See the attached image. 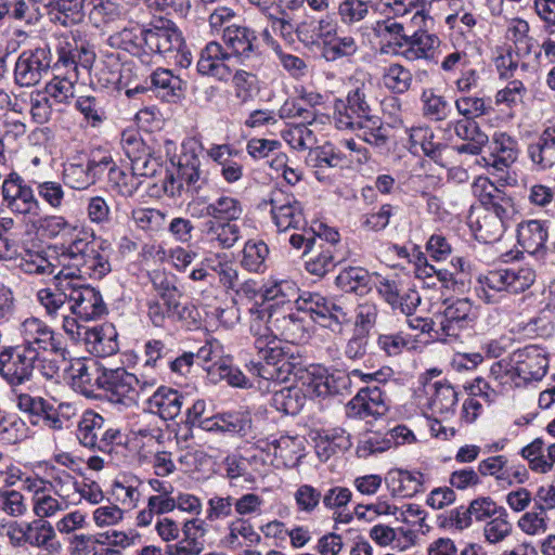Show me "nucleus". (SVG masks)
<instances>
[{
	"label": "nucleus",
	"mask_w": 555,
	"mask_h": 555,
	"mask_svg": "<svg viewBox=\"0 0 555 555\" xmlns=\"http://www.w3.org/2000/svg\"><path fill=\"white\" fill-rule=\"evenodd\" d=\"M263 314L264 322L271 330V333L279 341L284 340L289 344H301L308 335L305 321L294 311L285 309L259 310Z\"/></svg>",
	"instance_id": "nucleus-15"
},
{
	"label": "nucleus",
	"mask_w": 555,
	"mask_h": 555,
	"mask_svg": "<svg viewBox=\"0 0 555 555\" xmlns=\"http://www.w3.org/2000/svg\"><path fill=\"white\" fill-rule=\"evenodd\" d=\"M269 247L263 241H248L243 249L242 266L251 272H260L266 268Z\"/></svg>",
	"instance_id": "nucleus-52"
},
{
	"label": "nucleus",
	"mask_w": 555,
	"mask_h": 555,
	"mask_svg": "<svg viewBox=\"0 0 555 555\" xmlns=\"http://www.w3.org/2000/svg\"><path fill=\"white\" fill-rule=\"evenodd\" d=\"M485 185L479 194L480 205L487 214L493 215L506 222H511L517 212L514 198L504 190L496 188L493 183L485 180Z\"/></svg>",
	"instance_id": "nucleus-28"
},
{
	"label": "nucleus",
	"mask_w": 555,
	"mask_h": 555,
	"mask_svg": "<svg viewBox=\"0 0 555 555\" xmlns=\"http://www.w3.org/2000/svg\"><path fill=\"white\" fill-rule=\"evenodd\" d=\"M118 334L112 323H104L100 326L86 328L83 340L87 349L99 358H106L115 354L118 349Z\"/></svg>",
	"instance_id": "nucleus-29"
},
{
	"label": "nucleus",
	"mask_w": 555,
	"mask_h": 555,
	"mask_svg": "<svg viewBox=\"0 0 555 555\" xmlns=\"http://www.w3.org/2000/svg\"><path fill=\"white\" fill-rule=\"evenodd\" d=\"M230 60L221 43L210 41L201 50L196 70L201 76L212 77L225 82L232 75V69L227 63Z\"/></svg>",
	"instance_id": "nucleus-21"
},
{
	"label": "nucleus",
	"mask_w": 555,
	"mask_h": 555,
	"mask_svg": "<svg viewBox=\"0 0 555 555\" xmlns=\"http://www.w3.org/2000/svg\"><path fill=\"white\" fill-rule=\"evenodd\" d=\"M319 50L326 62H335L343 57L352 56L358 51V44L351 36L338 37L334 35L325 39Z\"/></svg>",
	"instance_id": "nucleus-44"
},
{
	"label": "nucleus",
	"mask_w": 555,
	"mask_h": 555,
	"mask_svg": "<svg viewBox=\"0 0 555 555\" xmlns=\"http://www.w3.org/2000/svg\"><path fill=\"white\" fill-rule=\"evenodd\" d=\"M202 162L194 152H184L179 156L176 171L166 172L163 188L168 196H180L186 189L192 194H197L207 182L201 170Z\"/></svg>",
	"instance_id": "nucleus-7"
},
{
	"label": "nucleus",
	"mask_w": 555,
	"mask_h": 555,
	"mask_svg": "<svg viewBox=\"0 0 555 555\" xmlns=\"http://www.w3.org/2000/svg\"><path fill=\"white\" fill-rule=\"evenodd\" d=\"M108 182L113 189L124 197H131L140 188L141 181L131 171V173L125 172L117 166L109 167Z\"/></svg>",
	"instance_id": "nucleus-54"
},
{
	"label": "nucleus",
	"mask_w": 555,
	"mask_h": 555,
	"mask_svg": "<svg viewBox=\"0 0 555 555\" xmlns=\"http://www.w3.org/2000/svg\"><path fill=\"white\" fill-rule=\"evenodd\" d=\"M386 387L383 385H366L349 401L350 416L366 418L383 415L388 410Z\"/></svg>",
	"instance_id": "nucleus-20"
},
{
	"label": "nucleus",
	"mask_w": 555,
	"mask_h": 555,
	"mask_svg": "<svg viewBox=\"0 0 555 555\" xmlns=\"http://www.w3.org/2000/svg\"><path fill=\"white\" fill-rule=\"evenodd\" d=\"M73 272H65L60 270L54 275V289L44 288L38 292V299L40 304L46 308L49 315H57L60 311L64 313L66 311L65 304H69L68 291H63L61 283L69 282V275Z\"/></svg>",
	"instance_id": "nucleus-35"
},
{
	"label": "nucleus",
	"mask_w": 555,
	"mask_h": 555,
	"mask_svg": "<svg viewBox=\"0 0 555 555\" xmlns=\"http://www.w3.org/2000/svg\"><path fill=\"white\" fill-rule=\"evenodd\" d=\"M27 425L16 414H3L0 410V441L15 444L27 438Z\"/></svg>",
	"instance_id": "nucleus-48"
},
{
	"label": "nucleus",
	"mask_w": 555,
	"mask_h": 555,
	"mask_svg": "<svg viewBox=\"0 0 555 555\" xmlns=\"http://www.w3.org/2000/svg\"><path fill=\"white\" fill-rule=\"evenodd\" d=\"M105 421L94 411H86L78 424L77 438L87 448L95 449Z\"/></svg>",
	"instance_id": "nucleus-43"
},
{
	"label": "nucleus",
	"mask_w": 555,
	"mask_h": 555,
	"mask_svg": "<svg viewBox=\"0 0 555 555\" xmlns=\"http://www.w3.org/2000/svg\"><path fill=\"white\" fill-rule=\"evenodd\" d=\"M548 231L546 222L528 220L517 227V242L530 255L542 258L547 253Z\"/></svg>",
	"instance_id": "nucleus-30"
},
{
	"label": "nucleus",
	"mask_w": 555,
	"mask_h": 555,
	"mask_svg": "<svg viewBox=\"0 0 555 555\" xmlns=\"http://www.w3.org/2000/svg\"><path fill=\"white\" fill-rule=\"evenodd\" d=\"M412 79V73L397 63L390 64L383 75L385 87L398 94H402L410 89Z\"/></svg>",
	"instance_id": "nucleus-53"
},
{
	"label": "nucleus",
	"mask_w": 555,
	"mask_h": 555,
	"mask_svg": "<svg viewBox=\"0 0 555 555\" xmlns=\"http://www.w3.org/2000/svg\"><path fill=\"white\" fill-rule=\"evenodd\" d=\"M409 140L412 147L420 146L426 157L439 166H443L442 151L447 147L441 142H435L434 130L428 126L412 127Z\"/></svg>",
	"instance_id": "nucleus-37"
},
{
	"label": "nucleus",
	"mask_w": 555,
	"mask_h": 555,
	"mask_svg": "<svg viewBox=\"0 0 555 555\" xmlns=\"http://www.w3.org/2000/svg\"><path fill=\"white\" fill-rule=\"evenodd\" d=\"M75 107L80 114L83 115V118L92 126H100L104 119H106V114L104 107L102 105V100L93 96V95H81L78 96L75 101Z\"/></svg>",
	"instance_id": "nucleus-55"
},
{
	"label": "nucleus",
	"mask_w": 555,
	"mask_h": 555,
	"mask_svg": "<svg viewBox=\"0 0 555 555\" xmlns=\"http://www.w3.org/2000/svg\"><path fill=\"white\" fill-rule=\"evenodd\" d=\"M446 306L439 321L440 335L443 340L447 337L457 338L462 331L473 327L475 315L473 313V302L468 298L447 299Z\"/></svg>",
	"instance_id": "nucleus-18"
},
{
	"label": "nucleus",
	"mask_w": 555,
	"mask_h": 555,
	"mask_svg": "<svg viewBox=\"0 0 555 555\" xmlns=\"http://www.w3.org/2000/svg\"><path fill=\"white\" fill-rule=\"evenodd\" d=\"M189 402V397L166 386L158 387L147 400L151 411L164 421L175 420L181 413L182 406Z\"/></svg>",
	"instance_id": "nucleus-27"
},
{
	"label": "nucleus",
	"mask_w": 555,
	"mask_h": 555,
	"mask_svg": "<svg viewBox=\"0 0 555 555\" xmlns=\"http://www.w3.org/2000/svg\"><path fill=\"white\" fill-rule=\"evenodd\" d=\"M249 332L255 338L257 359H251L246 364L248 372L274 383L291 382L293 376L302 373V366L280 346V341L264 322L263 314H259L257 302L249 309Z\"/></svg>",
	"instance_id": "nucleus-1"
},
{
	"label": "nucleus",
	"mask_w": 555,
	"mask_h": 555,
	"mask_svg": "<svg viewBox=\"0 0 555 555\" xmlns=\"http://www.w3.org/2000/svg\"><path fill=\"white\" fill-rule=\"evenodd\" d=\"M221 39L230 59L238 65L256 69L262 64L261 43L255 29L232 24L223 29Z\"/></svg>",
	"instance_id": "nucleus-5"
},
{
	"label": "nucleus",
	"mask_w": 555,
	"mask_h": 555,
	"mask_svg": "<svg viewBox=\"0 0 555 555\" xmlns=\"http://www.w3.org/2000/svg\"><path fill=\"white\" fill-rule=\"evenodd\" d=\"M493 153L490 155L491 165L495 170L503 171L518 158L519 147L515 138L506 132L495 133L492 138Z\"/></svg>",
	"instance_id": "nucleus-33"
},
{
	"label": "nucleus",
	"mask_w": 555,
	"mask_h": 555,
	"mask_svg": "<svg viewBox=\"0 0 555 555\" xmlns=\"http://www.w3.org/2000/svg\"><path fill=\"white\" fill-rule=\"evenodd\" d=\"M386 481L390 482L395 493L402 496H413L424 491V475L421 472L392 470Z\"/></svg>",
	"instance_id": "nucleus-41"
},
{
	"label": "nucleus",
	"mask_w": 555,
	"mask_h": 555,
	"mask_svg": "<svg viewBox=\"0 0 555 555\" xmlns=\"http://www.w3.org/2000/svg\"><path fill=\"white\" fill-rule=\"evenodd\" d=\"M528 157L539 170L555 165V127L543 130L537 142L529 144Z\"/></svg>",
	"instance_id": "nucleus-34"
},
{
	"label": "nucleus",
	"mask_w": 555,
	"mask_h": 555,
	"mask_svg": "<svg viewBox=\"0 0 555 555\" xmlns=\"http://www.w3.org/2000/svg\"><path fill=\"white\" fill-rule=\"evenodd\" d=\"M147 317L152 324L156 327H164L166 320H172V312L176 311L177 301H172L170 307L168 304L158 298H150L146 301Z\"/></svg>",
	"instance_id": "nucleus-64"
},
{
	"label": "nucleus",
	"mask_w": 555,
	"mask_h": 555,
	"mask_svg": "<svg viewBox=\"0 0 555 555\" xmlns=\"http://www.w3.org/2000/svg\"><path fill=\"white\" fill-rule=\"evenodd\" d=\"M422 101L424 103L423 113L431 120H444L451 113V106L448 101L443 96L435 94L431 90L423 92Z\"/></svg>",
	"instance_id": "nucleus-56"
},
{
	"label": "nucleus",
	"mask_w": 555,
	"mask_h": 555,
	"mask_svg": "<svg viewBox=\"0 0 555 555\" xmlns=\"http://www.w3.org/2000/svg\"><path fill=\"white\" fill-rule=\"evenodd\" d=\"M16 267L27 274L52 275L55 266L52 264L42 251L25 249L15 258Z\"/></svg>",
	"instance_id": "nucleus-45"
},
{
	"label": "nucleus",
	"mask_w": 555,
	"mask_h": 555,
	"mask_svg": "<svg viewBox=\"0 0 555 555\" xmlns=\"http://www.w3.org/2000/svg\"><path fill=\"white\" fill-rule=\"evenodd\" d=\"M105 366L98 360H90L87 363H78L75 383L81 387L85 395H91L94 389L102 388V379L104 377Z\"/></svg>",
	"instance_id": "nucleus-42"
},
{
	"label": "nucleus",
	"mask_w": 555,
	"mask_h": 555,
	"mask_svg": "<svg viewBox=\"0 0 555 555\" xmlns=\"http://www.w3.org/2000/svg\"><path fill=\"white\" fill-rule=\"evenodd\" d=\"M172 321L180 322L181 326L188 331H195L201 328L203 319L199 309L195 305L190 302L182 306L180 299H177Z\"/></svg>",
	"instance_id": "nucleus-62"
},
{
	"label": "nucleus",
	"mask_w": 555,
	"mask_h": 555,
	"mask_svg": "<svg viewBox=\"0 0 555 555\" xmlns=\"http://www.w3.org/2000/svg\"><path fill=\"white\" fill-rule=\"evenodd\" d=\"M478 236L485 242H494L503 236L509 223L489 214L478 220Z\"/></svg>",
	"instance_id": "nucleus-58"
},
{
	"label": "nucleus",
	"mask_w": 555,
	"mask_h": 555,
	"mask_svg": "<svg viewBox=\"0 0 555 555\" xmlns=\"http://www.w3.org/2000/svg\"><path fill=\"white\" fill-rule=\"evenodd\" d=\"M210 429L245 436L250 428V418L243 412H224L215 415Z\"/></svg>",
	"instance_id": "nucleus-46"
},
{
	"label": "nucleus",
	"mask_w": 555,
	"mask_h": 555,
	"mask_svg": "<svg viewBox=\"0 0 555 555\" xmlns=\"http://www.w3.org/2000/svg\"><path fill=\"white\" fill-rule=\"evenodd\" d=\"M350 372L339 369L314 367L308 371L302 367V373L293 376L292 380L301 379L302 385L308 386V391L317 397H326L341 393L351 385Z\"/></svg>",
	"instance_id": "nucleus-13"
},
{
	"label": "nucleus",
	"mask_w": 555,
	"mask_h": 555,
	"mask_svg": "<svg viewBox=\"0 0 555 555\" xmlns=\"http://www.w3.org/2000/svg\"><path fill=\"white\" fill-rule=\"evenodd\" d=\"M14 530L22 534L24 542L41 548L50 555H59L62 550L53 526L44 519H35L23 525L15 524Z\"/></svg>",
	"instance_id": "nucleus-22"
},
{
	"label": "nucleus",
	"mask_w": 555,
	"mask_h": 555,
	"mask_svg": "<svg viewBox=\"0 0 555 555\" xmlns=\"http://www.w3.org/2000/svg\"><path fill=\"white\" fill-rule=\"evenodd\" d=\"M373 31L379 38H388L389 41H392L398 48H400L404 38L408 37L403 24L398 22L395 17L377 21L373 26Z\"/></svg>",
	"instance_id": "nucleus-57"
},
{
	"label": "nucleus",
	"mask_w": 555,
	"mask_h": 555,
	"mask_svg": "<svg viewBox=\"0 0 555 555\" xmlns=\"http://www.w3.org/2000/svg\"><path fill=\"white\" fill-rule=\"evenodd\" d=\"M2 206L12 214L38 217L40 203L33 186L17 172L5 176L1 185Z\"/></svg>",
	"instance_id": "nucleus-10"
},
{
	"label": "nucleus",
	"mask_w": 555,
	"mask_h": 555,
	"mask_svg": "<svg viewBox=\"0 0 555 555\" xmlns=\"http://www.w3.org/2000/svg\"><path fill=\"white\" fill-rule=\"evenodd\" d=\"M259 293L263 301L262 305H258L259 310H289L296 307V300L299 297V288L291 280L268 281Z\"/></svg>",
	"instance_id": "nucleus-24"
},
{
	"label": "nucleus",
	"mask_w": 555,
	"mask_h": 555,
	"mask_svg": "<svg viewBox=\"0 0 555 555\" xmlns=\"http://www.w3.org/2000/svg\"><path fill=\"white\" fill-rule=\"evenodd\" d=\"M441 41L438 36L420 27L404 38L400 44L401 55L408 61L426 60L438 63L437 50Z\"/></svg>",
	"instance_id": "nucleus-23"
},
{
	"label": "nucleus",
	"mask_w": 555,
	"mask_h": 555,
	"mask_svg": "<svg viewBox=\"0 0 555 555\" xmlns=\"http://www.w3.org/2000/svg\"><path fill=\"white\" fill-rule=\"evenodd\" d=\"M61 287L63 291H68L67 310L79 319L89 321L106 313V305L101 293L90 285L82 284L75 272L69 275V282L61 283Z\"/></svg>",
	"instance_id": "nucleus-11"
},
{
	"label": "nucleus",
	"mask_w": 555,
	"mask_h": 555,
	"mask_svg": "<svg viewBox=\"0 0 555 555\" xmlns=\"http://www.w3.org/2000/svg\"><path fill=\"white\" fill-rule=\"evenodd\" d=\"M231 77L235 89V96L243 103L250 101L256 89V75L245 69H237Z\"/></svg>",
	"instance_id": "nucleus-61"
},
{
	"label": "nucleus",
	"mask_w": 555,
	"mask_h": 555,
	"mask_svg": "<svg viewBox=\"0 0 555 555\" xmlns=\"http://www.w3.org/2000/svg\"><path fill=\"white\" fill-rule=\"evenodd\" d=\"M434 395L429 408L434 414L444 418L453 415L457 403V392L447 380L433 383Z\"/></svg>",
	"instance_id": "nucleus-38"
},
{
	"label": "nucleus",
	"mask_w": 555,
	"mask_h": 555,
	"mask_svg": "<svg viewBox=\"0 0 555 555\" xmlns=\"http://www.w3.org/2000/svg\"><path fill=\"white\" fill-rule=\"evenodd\" d=\"M349 435L343 428H334L326 430L323 436L320 437V443L318 448L322 450V455L327 460L330 456L345 452L351 448ZM321 455V452H319Z\"/></svg>",
	"instance_id": "nucleus-51"
},
{
	"label": "nucleus",
	"mask_w": 555,
	"mask_h": 555,
	"mask_svg": "<svg viewBox=\"0 0 555 555\" xmlns=\"http://www.w3.org/2000/svg\"><path fill=\"white\" fill-rule=\"evenodd\" d=\"M318 247L320 250L310 253L311 256L306 260L305 268L310 274L322 278L336 267L338 260H336L332 246L320 243Z\"/></svg>",
	"instance_id": "nucleus-49"
},
{
	"label": "nucleus",
	"mask_w": 555,
	"mask_h": 555,
	"mask_svg": "<svg viewBox=\"0 0 555 555\" xmlns=\"http://www.w3.org/2000/svg\"><path fill=\"white\" fill-rule=\"evenodd\" d=\"M306 164L315 169V178L319 181H325L324 170L327 168H344L347 165V157L334 144L326 142L323 145L309 149Z\"/></svg>",
	"instance_id": "nucleus-31"
},
{
	"label": "nucleus",
	"mask_w": 555,
	"mask_h": 555,
	"mask_svg": "<svg viewBox=\"0 0 555 555\" xmlns=\"http://www.w3.org/2000/svg\"><path fill=\"white\" fill-rule=\"evenodd\" d=\"M143 43L150 63L154 54L171 57L183 46V37L173 22L160 20L143 29Z\"/></svg>",
	"instance_id": "nucleus-14"
},
{
	"label": "nucleus",
	"mask_w": 555,
	"mask_h": 555,
	"mask_svg": "<svg viewBox=\"0 0 555 555\" xmlns=\"http://www.w3.org/2000/svg\"><path fill=\"white\" fill-rule=\"evenodd\" d=\"M106 44L113 49L128 52L142 63L149 64L147 54L144 52L143 29L125 27L111 34L106 39Z\"/></svg>",
	"instance_id": "nucleus-32"
},
{
	"label": "nucleus",
	"mask_w": 555,
	"mask_h": 555,
	"mask_svg": "<svg viewBox=\"0 0 555 555\" xmlns=\"http://www.w3.org/2000/svg\"><path fill=\"white\" fill-rule=\"evenodd\" d=\"M335 284L343 292L354 293L359 296L369 294L373 287L372 275L362 267L343 269L336 276Z\"/></svg>",
	"instance_id": "nucleus-36"
},
{
	"label": "nucleus",
	"mask_w": 555,
	"mask_h": 555,
	"mask_svg": "<svg viewBox=\"0 0 555 555\" xmlns=\"http://www.w3.org/2000/svg\"><path fill=\"white\" fill-rule=\"evenodd\" d=\"M138 384V377L125 367H105L101 390L109 402L129 408L137 404Z\"/></svg>",
	"instance_id": "nucleus-16"
},
{
	"label": "nucleus",
	"mask_w": 555,
	"mask_h": 555,
	"mask_svg": "<svg viewBox=\"0 0 555 555\" xmlns=\"http://www.w3.org/2000/svg\"><path fill=\"white\" fill-rule=\"evenodd\" d=\"M206 214H209L210 220L236 221L243 214V207L237 198L220 196L207 205Z\"/></svg>",
	"instance_id": "nucleus-47"
},
{
	"label": "nucleus",
	"mask_w": 555,
	"mask_h": 555,
	"mask_svg": "<svg viewBox=\"0 0 555 555\" xmlns=\"http://www.w3.org/2000/svg\"><path fill=\"white\" fill-rule=\"evenodd\" d=\"M151 93L158 100L177 104L184 99L185 82L172 70L158 67L150 75Z\"/></svg>",
	"instance_id": "nucleus-25"
},
{
	"label": "nucleus",
	"mask_w": 555,
	"mask_h": 555,
	"mask_svg": "<svg viewBox=\"0 0 555 555\" xmlns=\"http://www.w3.org/2000/svg\"><path fill=\"white\" fill-rule=\"evenodd\" d=\"M21 335L23 338L21 345L34 350L38 359H40L41 351H50L57 354L64 350L61 339L38 318L26 319L21 324Z\"/></svg>",
	"instance_id": "nucleus-19"
},
{
	"label": "nucleus",
	"mask_w": 555,
	"mask_h": 555,
	"mask_svg": "<svg viewBox=\"0 0 555 555\" xmlns=\"http://www.w3.org/2000/svg\"><path fill=\"white\" fill-rule=\"evenodd\" d=\"M334 120L338 129L363 130V140L374 146L383 147L388 141V129L372 114L364 87L349 91L346 101L335 102Z\"/></svg>",
	"instance_id": "nucleus-2"
},
{
	"label": "nucleus",
	"mask_w": 555,
	"mask_h": 555,
	"mask_svg": "<svg viewBox=\"0 0 555 555\" xmlns=\"http://www.w3.org/2000/svg\"><path fill=\"white\" fill-rule=\"evenodd\" d=\"M46 7L51 20L64 27L81 23L86 8L90 9L89 17L96 27L119 15L118 4L113 0H47Z\"/></svg>",
	"instance_id": "nucleus-3"
},
{
	"label": "nucleus",
	"mask_w": 555,
	"mask_h": 555,
	"mask_svg": "<svg viewBox=\"0 0 555 555\" xmlns=\"http://www.w3.org/2000/svg\"><path fill=\"white\" fill-rule=\"evenodd\" d=\"M205 235L224 249L231 248L241 237V229L235 221L208 220L204 225Z\"/></svg>",
	"instance_id": "nucleus-40"
},
{
	"label": "nucleus",
	"mask_w": 555,
	"mask_h": 555,
	"mask_svg": "<svg viewBox=\"0 0 555 555\" xmlns=\"http://www.w3.org/2000/svg\"><path fill=\"white\" fill-rule=\"evenodd\" d=\"M39 197L54 209H59L64 201L65 192L60 182L34 181Z\"/></svg>",
	"instance_id": "nucleus-63"
},
{
	"label": "nucleus",
	"mask_w": 555,
	"mask_h": 555,
	"mask_svg": "<svg viewBox=\"0 0 555 555\" xmlns=\"http://www.w3.org/2000/svg\"><path fill=\"white\" fill-rule=\"evenodd\" d=\"M511 530L512 525L507 520V512L501 507V512L485 526V538L489 543L495 544L503 541Z\"/></svg>",
	"instance_id": "nucleus-59"
},
{
	"label": "nucleus",
	"mask_w": 555,
	"mask_h": 555,
	"mask_svg": "<svg viewBox=\"0 0 555 555\" xmlns=\"http://www.w3.org/2000/svg\"><path fill=\"white\" fill-rule=\"evenodd\" d=\"M37 361L28 347L5 346L0 350V376L12 387L24 385L33 379Z\"/></svg>",
	"instance_id": "nucleus-8"
},
{
	"label": "nucleus",
	"mask_w": 555,
	"mask_h": 555,
	"mask_svg": "<svg viewBox=\"0 0 555 555\" xmlns=\"http://www.w3.org/2000/svg\"><path fill=\"white\" fill-rule=\"evenodd\" d=\"M306 395L299 387H283L273 390L270 405L285 415H297L304 408Z\"/></svg>",
	"instance_id": "nucleus-39"
},
{
	"label": "nucleus",
	"mask_w": 555,
	"mask_h": 555,
	"mask_svg": "<svg viewBox=\"0 0 555 555\" xmlns=\"http://www.w3.org/2000/svg\"><path fill=\"white\" fill-rule=\"evenodd\" d=\"M56 68L48 43L24 50L14 68L15 82L21 87L36 86L51 69Z\"/></svg>",
	"instance_id": "nucleus-9"
},
{
	"label": "nucleus",
	"mask_w": 555,
	"mask_h": 555,
	"mask_svg": "<svg viewBox=\"0 0 555 555\" xmlns=\"http://www.w3.org/2000/svg\"><path fill=\"white\" fill-rule=\"evenodd\" d=\"M94 61L95 52L93 47L85 39L73 37L72 41L64 40L59 43L57 61L54 63V66L76 69L80 65L85 69H89Z\"/></svg>",
	"instance_id": "nucleus-26"
},
{
	"label": "nucleus",
	"mask_w": 555,
	"mask_h": 555,
	"mask_svg": "<svg viewBox=\"0 0 555 555\" xmlns=\"http://www.w3.org/2000/svg\"><path fill=\"white\" fill-rule=\"evenodd\" d=\"M369 8L365 0H343L338 5V15L344 24L352 25L367 16Z\"/></svg>",
	"instance_id": "nucleus-60"
},
{
	"label": "nucleus",
	"mask_w": 555,
	"mask_h": 555,
	"mask_svg": "<svg viewBox=\"0 0 555 555\" xmlns=\"http://www.w3.org/2000/svg\"><path fill=\"white\" fill-rule=\"evenodd\" d=\"M514 375L521 382L516 386H527L531 382L541 380L548 369V359L545 351L538 345H528L517 349L512 354Z\"/></svg>",
	"instance_id": "nucleus-17"
},
{
	"label": "nucleus",
	"mask_w": 555,
	"mask_h": 555,
	"mask_svg": "<svg viewBox=\"0 0 555 555\" xmlns=\"http://www.w3.org/2000/svg\"><path fill=\"white\" fill-rule=\"evenodd\" d=\"M296 310L308 313L314 322L332 332L339 331L343 324L349 322V314L345 308L335 299L320 293L300 294L296 300Z\"/></svg>",
	"instance_id": "nucleus-6"
},
{
	"label": "nucleus",
	"mask_w": 555,
	"mask_h": 555,
	"mask_svg": "<svg viewBox=\"0 0 555 555\" xmlns=\"http://www.w3.org/2000/svg\"><path fill=\"white\" fill-rule=\"evenodd\" d=\"M61 257L67 259L62 270L75 272L79 280L83 276L101 280L111 272L108 257L103 254L101 243L93 237L75 238L65 247Z\"/></svg>",
	"instance_id": "nucleus-4"
},
{
	"label": "nucleus",
	"mask_w": 555,
	"mask_h": 555,
	"mask_svg": "<svg viewBox=\"0 0 555 555\" xmlns=\"http://www.w3.org/2000/svg\"><path fill=\"white\" fill-rule=\"evenodd\" d=\"M149 275L152 287L156 293L154 298L166 301L170 307L172 301H177V299L182 297V293L177 287L173 275H169L164 271H153Z\"/></svg>",
	"instance_id": "nucleus-50"
},
{
	"label": "nucleus",
	"mask_w": 555,
	"mask_h": 555,
	"mask_svg": "<svg viewBox=\"0 0 555 555\" xmlns=\"http://www.w3.org/2000/svg\"><path fill=\"white\" fill-rule=\"evenodd\" d=\"M266 203L271 206V217L280 232L307 225L302 204L288 190L273 189Z\"/></svg>",
	"instance_id": "nucleus-12"
}]
</instances>
